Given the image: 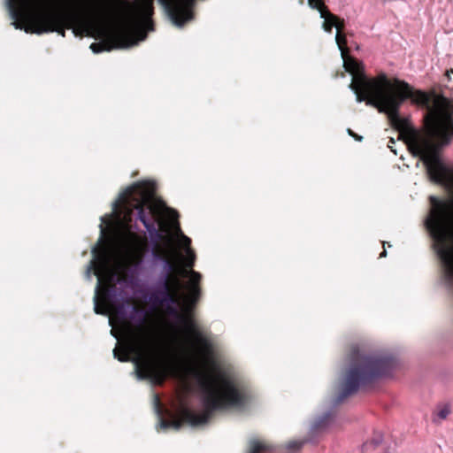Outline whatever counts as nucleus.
<instances>
[{
  "label": "nucleus",
  "instance_id": "f257e3e1",
  "mask_svg": "<svg viewBox=\"0 0 453 453\" xmlns=\"http://www.w3.org/2000/svg\"><path fill=\"white\" fill-rule=\"evenodd\" d=\"M199 386L203 411L196 412L188 406L181 407L183 421L193 427L206 425L215 411H223L230 408L244 409L250 398L249 386L243 381L230 378L222 380L220 392L209 381L201 380Z\"/></svg>",
  "mask_w": 453,
  "mask_h": 453
},
{
  "label": "nucleus",
  "instance_id": "f03ea898",
  "mask_svg": "<svg viewBox=\"0 0 453 453\" xmlns=\"http://www.w3.org/2000/svg\"><path fill=\"white\" fill-rule=\"evenodd\" d=\"M432 209L425 221L432 241L433 248L440 261L441 279L453 294V234L450 223L453 204L431 196Z\"/></svg>",
  "mask_w": 453,
  "mask_h": 453
},
{
  "label": "nucleus",
  "instance_id": "7ed1b4c3",
  "mask_svg": "<svg viewBox=\"0 0 453 453\" xmlns=\"http://www.w3.org/2000/svg\"><path fill=\"white\" fill-rule=\"evenodd\" d=\"M397 365V359L392 355H364L360 354L357 347H353L350 365L341 383V390L334 400V405L340 404L356 394L360 387L390 375Z\"/></svg>",
  "mask_w": 453,
  "mask_h": 453
},
{
  "label": "nucleus",
  "instance_id": "20e7f679",
  "mask_svg": "<svg viewBox=\"0 0 453 453\" xmlns=\"http://www.w3.org/2000/svg\"><path fill=\"white\" fill-rule=\"evenodd\" d=\"M17 2L20 5L25 4V0H4L5 8L12 20L11 25L16 29L37 35L57 32L62 36H65V29H72L74 35H78L79 29L73 27L77 19L75 15L43 12L35 15L24 23L19 19L20 11L17 7Z\"/></svg>",
  "mask_w": 453,
  "mask_h": 453
},
{
  "label": "nucleus",
  "instance_id": "39448f33",
  "mask_svg": "<svg viewBox=\"0 0 453 453\" xmlns=\"http://www.w3.org/2000/svg\"><path fill=\"white\" fill-rule=\"evenodd\" d=\"M114 358L120 362H132L134 365V373L139 380H149L151 385L160 384L163 380V372H159L157 367L149 360H142L141 357H131L130 354L115 348L113 349Z\"/></svg>",
  "mask_w": 453,
  "mask_h": 453
},
{
  "label": "nucleus",
  "instance_id": "423d86ee",
  "mask_svg": "<svg viewBox=\"0 0 453 453\" xmlns=\"http://www.w3.org/2000/svg\"><path fill=\"white\" fill-rule=\"evenodd\" d=\"M172 23L182 27L193 19V12L183 0H157Z\"/></svg>",
  "mask_w": 453,
  "mask_h": 453
},
{
  "label": "nucleus",
  "instance_id": "0eeeda50",
  "mask_svg": "<svg viewBox=\"0 0 453 453\" xmlns=\"http://www.w3.org/2000/svg\"><path fill=\"white\" fill-rule=\"evenodd\" d=\"M136 43L134 38L124 30H117L111 35L108 40L93 42L89 48L93 53L97 54L103 51H111L114 49H127Z\"/></svg>",
  "mask_w": 453,
  "mask_h": 453
},
{
  "label": "nucleus",
  "instance_id": "6e6552de",
  "mask_svg": "<svg viewBox=\"0 0 453 453\" xmlns=\"http://www.w3.org/2000/svg\"><path fill=\"white\" fill-rule=\"evenodd\" d=\"M141 294L144 302L153 306L165 305L171 316L175 317L180 321L185 320L184 318L179 314L177 302L171 295L170 291L142 290Z\"/></svg>",
  "mask_w": 453,
  "mask_h": 453
},
{
  "label": "nucleus",
  "instance_id": "1a4fd4ad",
  "mask_svg": "<svg viewBox=\"0 0 453 453\" xmlns=\"http://www.w3.org/2000/svg\"><path fill=\"white\" fill-rule=\"evenodd\" d=\"M331 418H332L331 411L325 412L323 415L319 417L314 421V423L312 424V426L310 429L309 436L307 439L299 440V441H291L288 442V444L286 445V449L289 451L295 452V451H298L299 449H301L302 447L306 442L315 443L316 442L315 437L319 434V433L326 430L328 427Z\"/></svg>",
  "mask_w": 453,
  "mask_h": 453
},
{
  "label": "nucleus",
  "instance_id": "9d476101",
  "mask_svg": "<svg viewBox=\"0 0 453 453\" xmlns=\"http://www.w3.org/2000/svg\"><path fill=\"white\" fill-rule=\"evenodd\" d=\"M156 183L154 181H141L134 183L127 187L124 190L119 192L117 199H115L111 205L113 211H116L121 203H123L127 196L136 193L141 196H146L155 192Z\"/></svg>",
  "mask_w": 453,
  "mask_h": 453
},
{
  "label": "nucleus",
  "instance_id": "9b49d317",
  "mask_svg": "<svg viewBox=\"0 0 453 453\" xmlns=\"http://www.w3.org/2000/svg\"><path fill=\"white\" fill-rule=\"evenodd\" d=\"M135 209L137 211L136 219L142 223L143 226L148 232L150 242L153 247H156L157 243L162 240V234L157 230L154 222L150 219L143 206L136 205Z\"/></svg>",
  "mask_w": 453,
  "mask_h": 453
},
{
  "label": "nucleus",
  "instance_id": "f8f14e48",
  "mask_svg": "<svg viewBox=\"0 0 453 453\" xmlns=\"http://www.w3.org/2000/svg\"><path fill=\"white\" fill-rule=\"evenodd\" d=\"M107 296L114 306L128 299L127 292L123 288L117 287L110 288Z\"/></svg>",
  "mask_w": 453,
  "mask_h": 453
},
{
  "label": "nucleus",
  "instance_id": "ddd939ff",
  "mask_svg": "<svg viewBox=\"0 0 453 453\" xmlns=\"http://www.w3.org/2000/svg\"><path fill=\"white\" fill-rule=\"evenodd\" d=\"M189 326L191 328L194 329V335L197 342L200 344L203 351L206 353H211L213 349V345L211 340L204 336L199 330L195 328L196 325L193 321L190 322Z\"/></svg>",
  "mask_w": 453,
  "mask_h": 453
},
{
  "label": "nucleus",
  "instance_id": "4468645a",
  "mask_svg": "<svg viewBox=\"0 0 453 453\" xmlns=\"http://www.w3.org/2000/svg\"><path fill=\"white\" fill-rule=\"evenodd\" d=\"M148 315V311L143 309H139L134 305L131 306V311L128 313L127 319H130L132 322L136 325H142L145 322L146 317Z\"/></svg>",
  "mask_w": 453,
  "mask_h": 453
},
{
  "label": "nucleus",
  "instance_id": "2eb2a0df",
  "mask_svg": "<svg viewBox=\"0 0 453 453\" xmlns=\"http://www.w3.org/2000/svg\"><path fill=\"white\" fill-rule=\"evenodd\" d=\"M143 270V261L136 262L130 269L128 273V280L132 285H137L138 276Z\"/></svg>",
  "mask_w": 453,
  "mask_h": 453
},
{
  "label": "nucleus",
  "instance_id": "dca6fc26",
  "mask_svg": "<svg viewBox=\"0 0 453 453\" xmlns=\"http://www.w3.org/2000/svg\"><path fill=\"white\" fill-rule=\"evenodd\" d=\"M383 441V435L381 433H375L373 437L370 440L363 443L362 450L367 451L370 449H375L380 446Z\"/></svg>",
  "mask_w": 453,
  "mask_h": 453
},
{
  "label": "nucleus",
  "instance_id": "f3484780",
  "mask_svg": "<svg viewBox=\"0 0 453 453\" xmlns=\"http://www.w3.org/2000/svg\"><path fill=\"white\" fill-rule=\"evenodd\" d=\"M269 446L265 443L257 441V440H250L249 442V451L248 453H262L264 451L269 450Z\"/></svg>",
  "mask_w": 453,
  "mask_h": 453
},
{
  "label": "nucleus",
  "instance_id": "a211bd4d",
  "mask_svg": "<svg viewBox=\"0 0 453 453\" xmlns=\"http://www.w3.org/2000/svg\"><path fill=\"white\" fill-rule=\"evenodd\" d=\"M145 290L150 291H170L169 288V279L158 277L155 285L151 288H146Z\"/></svg>",
  "mask_w": 453,
  "mask_h": 453
},
{
  "label": "nucleus",
  "instance_id": "6ab92c4d",
  "mask_svg": "<svg viewBox=\"0 0 453 453\" xmlns=\"http://www.w3.org/2000/svg\"><path fill=\"white\" fill-rule=\"evenodd\" d=\"M131 306L129 303V298L127 301H124L117 305H115L117 309V313L122 319H127L128 313L131 311Z\"/></svg>",
  "mask_w": 453,
  "mask_h": 453
},
{
  "label": "nucleus",
  "instance_id": "aec40b11",
  "mask_svg": "<svg viewBox=\"0 0 453 453\" xmlns=\"http://www.w3.org/2000/svg\"><path fill=\"white\" fill-rule=\"evenodd\" d=\"M182 426V423L180 421H167L160 418L158 427L162 430L167 429H174L176 431L180 430Z\"/></svg>",
  "mask_w": 453,
  "mask_h": 453
},
{
  "label": "nucleus",
  "instance_id": "412c9836",
  "mask_svg": "<svg viewBox=\"0 0 453 453\" xmlns=\"http://www.w3.org/2000/svg\"><path fill=\"white\" fill-rule=\"evenodd\" d=\"M100 285H101V279L98 278L97 284L96 287V294L94 296V311L99 315H106L107 312H106L105 309L104 307L100 306L99 302H98V291H99Z\"/></svg>",
  "mask_w": 453,
  "mask_h": 453
},
{
  "label": "nucleus",
  "instance_id": "4be33fe9",
  "mask_svg": "<svg viewBox=\"0 0 453 453\" xmlns=\"http://www.w3.org/2000/svg\"><path fill=\"white\" fill-rule=\"evenodd\" d=\"M160 264L162 265V270H161L158 277L170 279V275L173 272V269H174L173 265L167 258H165Z\"/></svg>",
  "mask_w": 453,
  "mask_h": 453
},
{
  "label": "nucleus",
  "instance_id": "5701e85b",
  "mask_svg": "<svg viewBox=\"0 0 453 453\" xmlns=\"http://www.w3.org/2000/svg\"><path fill=\"white\" fill-rule=\"evenodd\" d=\"M96 252H97L96 247H94L92 249L93 259L89 262L88 265L87 266L86 273H85V276L88 280L91 279V272L95 268V258L96 256Z\"/></svg>",
  "mask_w": 453,
  "mask_h": 453
},
{
  "label": "nucleus",
  "instance_id": "b1692460",
  "mask_svg": "<svg viewBox=\"0 0 453 453\" xmlns=\"http://www.w3.org/2000/svg\"><path fill=\"white\" fill-rule=\"evenodd\" d=\"M152 403L155 412L158 417H161L162 410L160 406V398L159 395L157 394H153L152 395Z\"/></svg>",
  "mask_w": 453,
  "mask_h": 453
},
{
  "label": "nucleus",
  "instance_id": "393cba45",
  "mask_svg": "<svg viewBox=\"0 0 453 453\" xmlns=\"http://www.w3.org/2000/svg\"><path fill=\"white\" fill-rule=\"evenodd\" d=\"M150 257L152 259L153 265H157V263L163 262L166 257H163L161 254H159L157 250H155L154 247L152 248L150 251Z\"/></svg>",
  "mask_w": 453,
  "mask_h": 453
},
{
  "label": "nucleus",
  "instance_id": "a878e982",
  "mask_svg": "<svg viewBox=\"0 0 453 453\" xmlns=\"http://www.w3.org/2000/svg\"><path fill=\"white\" fill-rule=\"evenodd\" d=\"M450 413V408L449 405H444L443 407H441L438 412H437V418L440 419V420H443L445 419L449 414Z\"/></svg>",
  "mask_w": 453,
  "mask_h": 453
},
{
  "label": "nucleus",
  "instance_id": "bb28decb",
  "mask_svg": "<svg viewBox=\"0 0 453 453\" xmlns=\"http://www.w3.org/2000/svg\"><path fill=\"white\" fill-rule=\"evenodd\" d=\"M187 253H188V260L187 262V266L188 268H192L194 266V264H195V258H196L195 253H194V251L191 249H188Z\"/></svg>",
  "mask_w": 453,
  "mask_h": 453
},
{
  "label": "nucleus",
  "instance_id": "cd10ccee",
  "mask_svg": "<svg viewBox=\"0 0 453 453\" xmlns=\"http://www.w3.org/2000/svg\"><path fill=\"white\" fill-rule=\"evenodd\" d=\"M191 276H192L193 280L196 282H198L202 278L201 273H199L196 271H191Z\"/></svg>",
  "mask_w": 453,
  "mask_h": 453
},
{
  "label": "nucleus",
  "instance_id": "c85d7f7f",
  "mask_svg": "<svg viewBox=\"0 0 453 453\" xmlns=\"http://www.w3.org/2000/svg\"><path fill=\"white\" fill-rule=\"evenodd\" d=\"M348 134L351 136H353L357 141H362L363 137L361 135H358L355 134L351 129H348Z\"/></svg>",
  "mask_w": 453,
  "mask_h": 453
},
{
  "label": "nucleus",
  "instance_id": "c756f323",
  "mask_svg": "<svg viewBox=\"0 0 453 453\" xmlns=\"http://www.w3.org/2000/svg\"><path fill=\"white\" fill-rule=\"evenodd\" d=\"M181 235H182V238H183V241H184V244L188 248L191 244V239L186 235H184L182 233H181Z\"/></svg>",
  "mask_w": 453,
  "mask_h": 453
},
{
  "label": "nucleus",
  "instance_id": "7c9ffc66",
  "mask_svg": "<svg viewBox=\"0 0 453 453\" xmlns=\"http://www.w3.org/2000/svg\"><path fill=\"white\" fill-rule=\"evenodd\" d=\"M100 228H101V235H100V238H99V240H98V242H101V241H102V239H103L104 232V227H103V225H102V224L100 225Z\"/></svg>",
  "mask_w": 453,
  "mask_h": 453
},
{
  "label": "nucleus",
  "instance_id": "2f4dec72",
  "mask_svg": "<svg viewBox=\"0 0 453 453\" xmlns=\"http://www.w3.org/2000/svg\"><path fill=\"white\" fill-rule=\"evenodd\" d=\"M387 256V251L386 250H384L380 254V257H385Z\"/></svg>",
  "mask_w": 453,
  "mask_h": 453
},
{
  "label": "nucleus",
  "instance_id": "473e14b6",
  "mask_svg": "<svg viewBox=\"0 0 453 453\" xmlns=\"http://www.w3.org/2000/svg\"><path fill=\"white\" fill-rule=\"evenodd\" d=\"M453 73V69H450V71H447V73H446V75H447V77H448L449 79H450V77H449V73Z\"/></svg>",
  "mask_w": 453,
  "mask_h": 453
},
{
  "label": "nucleus",
  "instance_id": "72a5a7b5",
  "mask_svg": "<svg viewBox=\"0 0 453 453\" xmlns=\"http://www.w3.org/2000/svg\"><path fill=\"white\" fill-rule=\"evenodd\" d=\"M153 29H154V28H153V25H152V24H150V28H149V30H151V31H152Z\"/></svg>",
  "mask_w": 453,
  "mask_h": 453
},
{
  "label": "nucleus",
  "instance_id": "f704fd0d",
  "mask_svg": "<svg viewBox=\"0 0 453 453\" xmlns=\"http://www.w3.org/2000/svg\"><path fill=\"white\" fill-rule=\"evenodd\" d=\"M389 142H390V143H395L394 139H393V138H391V139H390V141H389Z\"/></svg>",
  "mask_w": 453,
  "mask_h": 453
},
{
  "label": "nucleus",
  "instance_id": "c9c22d12",
  "mask_svg": "<svg viewBox=\"0 0 453 453\" xmlns=\"http://www.w3.org/2000/svg\"><path fill=\"white\" fill-rule=\"evenodd\" d=\"M388 148H390V150H392V149H393V148H392V147H393V144H390V145L388 144Z\"/></svg>",
  "mask_w": 453,
  "mask_h": 453
},
{
  "label": "nucleus",
  "instance_id": "e433bc0d",
  "mask_svg": "<svg viewBox=\"0 0 453 453\" xmlns=\"http://www.w3.org/2000/svg\"><path fill=\"white\" fill-rule=\"evenodd\" d=\"M391 150L396 155V151L395 150L392 149Z\"/></svg>",
  "mask_w": 453,
  "mask_h": 453
}]
</instances>
